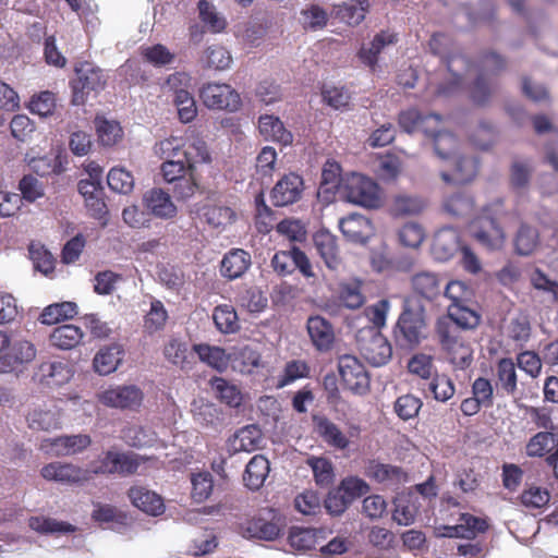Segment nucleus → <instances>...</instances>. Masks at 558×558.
Instances as JSON below:
<instances>
[{"instance_id": "f257e3e1", "label": "nucleus", "mask_w": 558, "mask_h": 558, "mask_svg": "<svg viewBox=\"0 0 558 558\" xmlns=\"http://www.w3.org/2000/svg\"><path fill=\"white\" fill-rule=\"evenodd\" d=\"M154 150L163 159L161 173L165 181L172 184L173 196L177 199L192 197L198 189L197 167L211 162L207 143L197 134L186 133L157 142Z\"/></svg>"}, {"instance_id": "f03ea898", "label": "nucleus", "mask_w": 558, "mask_h": 558, "mask_svg": "<svg viewBox=\"0 0 558 558\" xmlns=\"http://www.w3.org/2000/svg\"><path fill=\"white\" fill-rule=\"evenodd\" d=\"M506 216L504 199L497 198L485 205L470 227L474 240L489 250L501 248L506 240L501 221Z\"/></svg>"}, {"instance_id": "7ed1b4c3", "label": "nucleus", "mask_w": 558, "mask_h": 558, "mask_svg": "<svg viewBox=\"0 0 558 558\" xmlns=\"http://www.w3.org/2000/svg\"><path fill=\"white\" fill-rule=\"evenodd\" d=\"M507 68V60L501 54L489 50L482 53L480 57V73L474 80L470 96L472 100L477 105H485L488 102L490 96L496 90V83L488 77L489 73L492 76L499 75Z\"/></svg>"}, {"instance_id": "20e7f679", "label": "nucleus", "mask_w": 558, "mask_h": 558, "mask_svg": "<svg viewBox=\"0 0 558 558\" xmlns=\"http://www.w3.org/2000/svg\"><path fill=\"white\" fill-rule=\"evenodd\" d=\"M436 335L454 369L464 371L472 365L473 348L463 333H456V327L442 323L440 327H436Z\"/></svg>"}, {"instance_id": "39448f33", "label": "nucleus", "mask_w": 558, "mask_h": 558, "mask_svg": "<svg viewBox=\"0 0 558 558\" xmlns=\"http://www.w3.org/2000/svg\"><path fill=\"white\" fill-rule=\"evenodd\" d=\"M341 193L349 203L368 209H376L381 206L378 184L360 173L352 172L343 178Z\"/></svg>"}, {"instance_id": "423d86ee", "label": "nucleus", "mask_w": 558, "mask_h": 558, "mask_svg": "<svg viewBox=\"0 0 558 558\" xmlns=\"http://www.w3.org/2000/svg\"><path fill=\"white\" fill-rule=\"evenodd\" d=\"M282 519L272 508L263 509L258 514L239 523L236 531L245 538L275 541L281 533Z\"/></svg>"}, {"instance_id": "0eeeda50", "label": "nucleus", "mask_w": 558, "mask_h": 558, "mask_svg": "<svg viewBox=\"0 0 558 558\" xmlns=\"http://www.w3.org/2000/svg\"><path fill=\"white\" fill-rule=\"evenodd\" d=\"M355 338L360 353L373 366H381L390 361L392 347L379 330L364 327L359 329Z\"/></svg>"}, {"instance_id": "6e6552de", "label": "nucleus", "mask_w": 558, "mask_h": 558, "mask_svg": "<svg viewBox=\"0 0 558 558\" xmlns=\"http://www.w3.org/2000/svg\"><path fill=\"white\" fill-rule=\"evenodd\" d=\"M423 310L405 307L393 329L396 344L402 349H413L420 344L425 329Z\"/></svg>"}, {"instance_id": "1a4fd4ad", "label": "nucleus", "mask_w": 558, "mask_h": 558, "mask_svg": "<svg viewBox=\"0 0 558 558\" xmlns=\"http://www.w3.org/2000/svg\"><path fill=\"white\" fill-rule=\"evenodd\" d=\"M75 74L76 77L71 81L73 105H84L90 93H98L105 88L104 72L93 63H80L75 68Z\"/></svg>"}, {"instance_id": "9d476101", "label": "nucleus", "mask_w": 558, "mask_h": 558, "mask_svg": "<svg viewBox=\"0 0 558 558\" xmlns=\"http://www.w3.org/2000/svg\"><path fill=\"white\" fill-rule=\"evenodd\" d=\"M146 459L134 452H121L116 450H108L93 464V472L95 474L121 476L133 475L137 472L140 465Z\"/></svg>"}, {"instance_id": "9b49d317", "label": "nucleus", "mask_w": 558, "mask_h": 558, "mask_svg": "<svg viewBox=\"0 0 558 558\" xmlns=\"http://www.w3.org/2000/svg\"><path fill=\"white\" fill-rule=\"evenodd\" d=\"M198 94L203 105L210 110L235 112L242 106L240 94L226 83H206Z\"/></svg>"}, {"instance_id": "f8f14e48", "label": "nucleus", "mask_w": 558, "mask_h": 558, "mask_svg": "<svg viewBox=\"0 0 558 558\" xmlns=\"http://www.w3.org/2000/svg\"><path fill=\"white\" fill-rule=\"evenodd\" d=\"M338 371L343 386L355 395L364 396L371 389V378L363 363L354 355L338 359Z\"/></svg>"}, {"instance_id": "ddd939ff", "label": "nucleus", "mask_w": 558, "mask_h": 558, "mask_svg": "<svg viewBox=\"0 0 558 558\" xmlns=\"http://www.w3.org/2000/svg\"><path fill=\"white\" fill-rule=\"evenodd\" d=\"M451 44V39L441 33L434 34L429 41L428 46L430 48V51L435 56H440L450 73L453 75V80L449 86L440 85L437 89V93L439 95H448L450 93H453L460 85H461V76L456 72L454 70V63L457 61H461L465 66H469L470 62L464 59L462 56H449L447 54V48Z\"/></svg>"}, {"instance_id": "4468645a", "label": "nucleus", "mask_w": 558, "mask_h": 558, "mask_svg": "<svg viewBox=\"0 0 558 558\" xmlns=\"http://www.w3.org/2000/svg\"><path fill=\"white\" fill-rule=\"evenodd\" d=\"M37 350L28 340L10 342L5 352L0 354V374H9L22 369L33 362Z\"/></svg>"}, {"instance_id": "2eb2a0df", "label": "nucleus", "mask_w": 558, "mask_h": 558, "mask_svg": "<svg viewBox=\"0 0 558 558\" xmlns=\"http://www.w3.org/2000/svg\"><path fill=\"white\" fill-rule=\"evenodd\" d=\"M143 399V391L135 385L117 386L98 395L100 403L121 410H136L141 407Z\"/></svg>"}, {"instance_id": "dca6fc26", "label": "nucleus", "mask_w": 558, "mask_h": 558, "mask_svg": "<svg viewBox=\"0 0 558 558\" xmlns=\"http://www.w3.org/2000/svg\"><path fill=\"white\" fill-rule=\"evenodd\" d=\"M304 190V181L294 172L284 174L272 187L270 199L274 206L283 207L298 202Z\"/></svg>"}, {"instance_id": "f3484780", "label": "nucleus", "mask_w": 558, "mask_h": 558, "mask_svg": "<svg viewBox=\"0 0 558 558\" xmlns=\"http://www.w3.org/2000/svg\"><path fill=\"white\" fill-rule=\"evenodd\" d=\"M314 246L325 263L332 271H339L343 266V259L338 245V239L327 230H318L314 236Z\"/></svg>"}, {"instance_id": "a211bd4d", "label": "nucleus", "mask_w": 558, "mask_h": 558, "mask_svg": "<svg viewBox=\"0 0 558 558\" xmlns=\"http://www.w3.org/2000/svg\"><path fill=\"white\" fill-rule=\"evenodd\" d=\"M480 322V314L468 307L466 303L450 304L447 315L437 320L436 327H440L444 323L456 327V333H463L464 330L476 328Z\"/></svg>"}, {"instance_id": "6ab92c4d", "label": "nucleus", "mask_w": 558, "mask_h": 558, "mask_svg": "<svg viewBox=\"0 0 558 558\" xmlns=\"http://www.w3.org/2000/svg\"><path fill=\"white\" fill-rule=\"evenodd\" d=\"M306 329L313 345L320 352L329 351L335 342V330L330 322L323 316H311Z\"/></svg>"}, {"instance_id": "aec40b11", "label": "nucleus", "mask_w": 558, "mask_h": 558, "mask_svg": "<svg viewBox=\"0 0 558 558\" xmlns=\"http://www.w3.org/2000/svg\"><path fill=\"white\" fill-rule=\"evenodd\" d=\"M398 41L397 34L389 31H381L376 34L368 45H363L357 51L360 61L372 72H375L378 63V56L386 46Z\"/></svg>"}, {"instance_id": "412c9836", "label": "nucleus", "mask_w": 558, "mask_h": 558, "mask_svg": "<svg viewBox=\"0 0 558 558\" xmlns=\"http://www.w3.org/2000/svg\"><path fill=\"white\" fill-rule=\"evenodd\" d=\"M413 292L427 300L435 301L442 294L444 279L433 271H421L412 276Z\"/></svg>"}, {"instance_id": "4be33fe9", "label": "nucleus", "mask_w": 558, "mask_h": 558, "mask_svg": "<svg viewBox=\"0 0 558 558\" xmlns=\"http://www.w3.org/2000/svg\"><path fill=\"white\" fill-rule=\"evenodd\" d=\"M165 359L172 365L184 372L194 368L195 360L192 352L189 351L186 341L179 338H170L163 345L162 350Z\"/></svg>"}, {"instance_id": "5701e85b", "label": "nucleus", "mask_w": 558, "mask_h": 558, "mask_svg": "<svg viewBox=\"0 0 558 558\" xmlns=\"http://www.w3.org/2000/svg\"><path fill=\"white\" fill-rule=\"evenodd\" d=\"M124 354L125 352L122 344L110 343L104 345L95 354L93 367L99 375H109L122 363Z\"/></svg>"}, {"instance_id": "b1692460", "label": "nucleus", "mask_w": 558, "mask_h": 558, "mask_svg": "<svg viewBox=\"0 0 558 558\" xmlns=\"http://www.w3.org/2000/svg\"><path fill=\"white\" fill-rule=\"evenodd\" d=\"M252 264L251 254L243 248H231L221 260L220 272L229 279L242 277Z\"/></svg>"}, {"instance_id": "393cba45", "label": "nucleus", "mask_w": 558, "mask_h": 558, "mask_svg": "<svg viewBox=\"0 0 558 558\" xmlns=\"http://www.w3.org/2000/svg\"><path fill=\"white\" fill-rule=\"evenodd\" d=\"M399 125L402 130L408 133L422 132L426 134H434L435 129H428L425 126L426 123H434L435 126H440L441 118L438 114L423 116L416 109H409L402 111L398 119Z\"/></svg>"}, {"instance_id": "a878e982", "label": "nucleus", "mask_w": 558, "mask_h": 558, "mask_svg": "<svg viewBox=\"0 0 558 558\" xmlns=\"http://www.w3.org/2000/svg\"><path fill=\"white\" fill-rule=\"evenodd\" d=\"M262 365V354L251 345L234 347L230 351V366L235 372L252 374Z\"/></svg>"}, {"instance_id": "bb28decb", "label": "nucleus", "mask_w": 558, "mask_h": 558, "mask_svg": "<svg viewBox=\"0 0 558 558\" xmlns=\"http://www.w3.org/2000/svg\"><path fill=\"white\" fill-rule=\"evenodd\" d=\"M40 473L45 480L62 484H74L86 480L84 471L70 463L51 462L45 465Z\"/></svg>"}, {"instance_id": "cd10ccee", "label": "nucleus", "mask_w": 558, "mask_h": 558, "mask_svg": "<svg viewBox=\"0 0 558 558\" xmlns=\"http://www.w3.org/2000/svg\"><path fill=\"white\" fill-rule=\"evenodd\" d=\"M128 496L132 505L145 513L158 515L163 512L162 498L143 486H133L129 489Z\"/></svg>"}, {"instance_id": "c85d7f7f", "label": "nucleus", "mask_w": 558, "mask_h": 558, "mask_svg": "<svg viewBox=\"0 0 558 558\" xmlns=\"http://www.w3.org/2000/svg\"><path fill=\"white\" fill-rule=\"evenodd\" d=\"M145 207L156 217L170 219L177 215V207L170 195L161 189H153L144 195Z\"/></svg>"}, {"instance_id": "c756f323", "label": "nucleus", "mask_w": 558, "mask_h": 558, "mask_svg": "<svg viewBox=\"0 0 558 558\" xmlns=\"http://www.w3.org/2000/svg\"><path fill=\"white\" fill-rule=\"evenodd\" d=\"M426 207L425 201L416 195L397 194L389 202L388 211L395 218L420 215Z\"/></svg>"}, {"instance_id": "7c9ffc66", "label": "nucleus", "mask_w": 558, "mask_h": 558, "mask_svg": "<svg viewBox=\"0 0 558 558\" xmlns=\"http://www.w3.org/2000/svg\"><path fill=\"white\" fill-rule=\"evenodd\" d=\"M258 130L265 140L277 142L283 146L290 145L293 141L292 133L284 128L283 122L278 117L272 114L259 117Z\"/></svg>"}, {"instance_id": "2f4dec72", "label": "nucleus", "mask_w": 558, "mask_h": 558, "mask_svg": "<svg viewBox=\"0 0 558 558\" xmlns=\"http://www.w3.org/2000/svg\"><path fill=\"white\" fill-rule=\"evenodd\" d=\"M193 352L197 354L201 362L219 373L227 371L230 365V352L223 348L198 343L193 345Z\"/></svg>"}, {"instance_id": "473e14b6", "label": "nucleus", "mask_w": 558, "mask_h": 558, "mask_svg": "<svg viewBox=\"0 0 558 558\" xmlns=\"http://www.w3.org/2000/svg\"><path fill=\"white\" fill-rule=\"evenodd\" d=\"M453 159V171L448 173L442 171L440 173L441 179L446 183L464 184L472 181L478 170V162L476 159L465 156H456Z\"/></svg>"}, {"instance_id": "72a5a7b5", "label": "nucleus", "mask_w": 558, "mask_h": 558, "mask_svg": "<svg viewBox=\"0 0 558 558\" xmlns=\"http://www.w3.org/2000/svg\"><path fill=\"white\" fill-rule=\"evenodd\" d=\"M339 228L349 241L365 243L369 238L372 225L364 216L353 214L342 218Z\"/></svg>"}, {"instance_id": "f704fd0d", "label": "nucleus", "mask_w": 558, "mask_h": 558, "mask_svg": "<svg viewBox=\"0 0 558 558\" xmlns=\"http://www.w3.org/2000/svg\"><path fill=\"white\" fill-rule=\"evenodd\" d=\"M338 298L340 302L350 310H357L366 302L364 293V281L359 278H351L338 284Z\"/></svg>"}, {"instance_id": "c9c22d12", "label": "nucleus", "mask_w": 558, "mask_h": 558, "mask_svg": "<svg viewBox=\"0 0 558 558\" xmlns=\"http://www.w3.org/2000/svg\"><path fill=\"white\" fill-rule=\"evenodd\" d=\"M366 475L385 485H398L407 482V473L402 468L376 461H371L367 469Z\"/></svg>"}, {"instance_id": "e433bc0d", "label": "nucleus", "mask_w": 558, "mask_h": 558, "mask_svg": "<svg viewBox=\"0 0 558 558\" xmlns=\"http://www.w3.org/2000/svg\"><path fill=\"white\" fill-rule=\"evenodd\" d=\"M534 172L530 159L513 158L509 168V186L517 193L525 192Z\"/></svg>"}, {"instance_id": "4c0bfd02", "label": "nucleus", "mask_w": 558, "mask_h": 558, "mask_svg": "<svg viewBox=\"0 0 558 558\" xmlns=\"http://www.w3.org/2000/svg\"><path fill=\"white\" fill-rule=\"evenodd\" d=\"M496 388L508 396H513L518 390V376L515 364L510 357L500 359L495 368Z\"/></svg>"}, {"instance_id": "58836bf2", "label": "nucleus", "mask_w": 558, "mask_h": 558, "mask_svg": "<svg viewBox=\"0 0 558 558\" xmlns=\"http://www.w3.org/2000/svg\"><path fill=\"white\" fill-rule=\"evenodd\" d=\"M324 531L308 527H291L288 536L290 546L298 551H308L320 545Z\"/></svg>"}, {"instance_id": "ea45409f", "label": "nucleus", "mask_w": 558, "mask_h": 558, "mask_svg": "<svg viewBox=\"0 0 558 558\" xmlns=\"http://www.w3.org/2000/svg\"><path fill=\"white\" fill-rule=\"evenodd\" d=\"M82 329L72 324L56 327L50 336V344L60 350H71L77 347L83 340Z\"/></svg>"}, {"instance_id": "a19ab883", "label": "nucleus", "mask_w": 558, "mask_h": 558, "mask_svg": "<svg viewBox=\"0 0 558 558\" xmlns=\"http://www.w3.org/2000/svg\"><path fill=\"white\" fill-rule=\"evenodd\" d=\"M317 434L329 446L338 450H345L349 445V438L342 433L337 424L327 417H318L315 420Z\"/></svg>"}, {"instance_id": "79ce46f5", "label": "nucleus", "mask_w": 558, "mask_h": 558, "mask_svg": "<svg viewBox=\"0 0 558 558\" xmlns=\"http://www.w3.org/2000/svg\"><path fill=\"white\" fill-rule=\"evenodd\" d=\"M270 471L269 461L262 454L254 456L246 465L243 480L251 490L259 489Z\"/></svg>"}, {"instance_id": "37998d69", "label": "nucleus", "mask_w": 558, "mask_h": 558, "mask_svg": "<svg viewBox=\"0 0 558 558\" xmlns=\"http://www.w3.org/2000/svg\"><path fill=\"white\" fill-rule=\"evenodd\" d=\"M513 242L514 250L519 255H531L539 246V231L536 227L527 222H521Z\"/></svg>"}, {"instance_id": "c03bdc74", "label": "nucleus", "mask_w": 558, "mask_h": 558, "mask_svg": "<svg viewBox=\"0 0 558 558\" xmlns=\"http://www.w3.org/2000/svg\"><path fill=\"white\" fill-rule=\"evenodd\" d=\"M368 10L367 0H350L333 8L332 13L339 21L350 25H359L364 19Z\"/></svg>"}, {"instance_id": "a18cd8bd", "label": "nucleus", "mask_w": 558, "mask_h": 558, "mask_svg": "<svg viewBox=\"0 0 558 558\" xmlns=\"http://www.w3.org/2000/svg\"><path fill=\"white\" fill-rule=\"evenodd\" d=\"M458 234L452 229H441L435 233L432 251L438 259H449L459 246Z\"/></svg>"}, {"instance_id": "49530a36", "label": "nucleus", "mask_w": 558, "mask_h": 558, "mask_svg": "<svg viewBox=\"0 0 558 558\" xmlns=\"http://www.w3.org/2000/svg\"><path fill=\"white\" fill-rule=\"evenodd\" d=\"M201 213L205 221L213 228L225 229L236 218V214L231 207L217 204L204 205Z\"/></svg>"}, {"instance_id": "de8ad7c7", "label": "nucleus", "mask_w": 558, "mask_h": 558, "mask_svg": "<svg viewBox=\"0 0 558 558\" xmlns=\"http://www.w3.org/2000/svg\"><path fill=\"white\" fill-rule=\"evenodd\" d=\"M77 314V305L74 302H61L46 306L39 320L44 325H54L61 320L71 319Z\"/></svg>"}, {"instance_id": "09e8293b", "label": "nucleus", "mask_w": 558, "mask_h": 558, "mask_svg": "<svg viewBox=\"0 0 558 558\" xmlns=\"http://www.w3.org/2000/svg\"><path fill=\"white\" fill-rule=\"evenodd\" d=\"M341 166L336 160H327L322 170V180L319 184V194L335 195L337 190H341L343 179L341 178Z\"/></svg>"}, {"instance_id": "8fccbe9b", "label": "nucleus", "mask_w": 558, "mask_h": 558, "mask_svg": "<svg viewBox=\"0 0 558 558\" xmlns=\"http://www.w3.org/2000/svg\"><path fill=\"white\" fill-rule=\"evenodd\" d=\"M213 319L222 333H234L240 329L236 311L232 305L222 304L215 307Z\"/></svg>"}, {"instance_id": "3c124183", "label": "nucleus", "mask_w": 558, "mask_h": 558, "mask_svg": "<svg viewBox=\"0 0 558 558\" xmlns=\"http://www.w3.org/2000/svg\"><path fill=\"white\" fill-rule=\"evenodd\" d=\"M92 442L88 435L62 436L53 439L52 447L57 454L69 456L86 449Z\"/></svg>"}, {"instance_id": "603ef678", "label": "nucleus", "mask_w": 558, "mask_h": 558, "mask_svg": "<svg viewBox=\"0 0 558 558\" xmlns=\"http://www.w3.org/2000/svg\"><path fill=\"white\" fill-rule=\"evenodd\" d=\"M428 390L436 401L447 402L454 396L456 385L447 374H439L435 371L428 384Z\"/></svg>"}, {"instance_id": "864d4df0", "label": "nucleus", "mask_w": 558, "mask_h": 558, "mask_svg": "<svg viewBox=\"0 0 558 558\" xmlns=\"http://www.w3.org/2000/svg\"><path fill=\"white\" fill-rule=\"evenodd\" d=\"M434 129V134L426 135L434 138V148L437 156L441 159L456 157V148L458 145L457 137L447 131H441L439 126H435Z\"/></svg>"}, {"instance_id": "5fc2aeb1", "label": "nucleus", "mask_w": 558, "mask_h": 558, "mask_svg": "<svg viewBox=\"0 0 558 558\" xmlns=\"http://www.w3.org/2000/svg\"><path fill=\"white\" fill-rule=\"evenodd\" d=\"M519 499L521 505L527 509H541L548 505L550 493L545 487L526 484Z\"/></svg>"}, {"instance_id": "6e6d98bb", "label": "nucleus", "mask_w": 558, "mask_h": 558, "mask_svg": "<svg viewBox=\"0 0 558 558\" xmlns=\"http://www.w3.org/2000/svg\"><path fill=\"white\" fill-rule=\"evenodd\" d=\"M27 422L36 430H50L60 426L58 413L51 410L34 409L28 413Z\"/></svg>"}, {"instance_id": "4d7b16f0", "label": "nucleus", "mask_w": 558, "mask_h": 558, "mask_svg": "<svg viewBox=\"0 0 558 558\" xmlns=\"http://www.w3.org/2000/svg\"><path fill=\"white\" fill-rule=\"evenodd\" d=\"M28 525L32 530L41 534L72 533L75 531V526L68 522L45 517H32L29 519Z\"/></svg>"}, {"instance_id": "13d9d810", "label": "nucleus", "mask_w": 558, "mask_h": 558, "mask_svg": "<svg viewBox=\"0 0 558 558\" xmlns=\"http://www.w3.org/2000/svg\"><path fill=\"white\" fill-rule=\"evenodd\" d=\"M235 441L238 442V450L252 452L260 447L263 433L256 425H248L235 434Z\"/></svg>"}, {"instance_id": "bf43d9fd", "label": "nucleus", "mask_w": 558, "mask_h": 558, "mask_svg": "<svg viewBox=\"0 0 558 558\" xmlns=\"http://www.w3.org/2000/svg\"><path fill=\"white\" fill-rule=\"evenodd\" d=\"M192 482V499L196 502H204L209 498L214 488L213 475L205 471L193 473L191 476Z\"/></svg>"}, {"instance_id": "052dcab7", "label": "nucleus", "mask_w": 558, "mask_h": 558, "mask_svg": "<svg viewBox=\"0 0 558 558\" xmlns=\"http://www.w3.org/2000/svg\"><path fill=\"white\" fill-rule=\"evenodd\" d=\"M311 466L314 478L317 485L328 487L333 482V466L332 463L323 457H312L307 460Z\"/></svg>"}, {"instance_id": "680f3d73", "label": "nucleus", "mask_w": 558, "mask_h": 558, "mask_svg": "<svg viewBox=\"0 0 558 558\" xmlns=\"http://www.w3.org/2000/svg\"><path fill=\"white\" fill-rule=\"evenodd\" d=\"M204 54L206 66L209 69L222 71L228 69L232 62L230 51L222 45L215 44L209 46Z\"/></svg>"}, {"instance_id": "e2e57ef3", "label": "nucleus", "mask_w": 558, "mask_h": 558, "mask_svg": "<svg viewBox=\"0 0 558 558\" xmlns=\"http://www.w3.org/2000/svg\"><path fill=\"white\" fill-rule=\"evenodd\" d=\"M182 123L192 122L197 116L196 101L190 90H180L172 99Z\"/></svg>"}, {"instance_id": "0e129e2a", "label": "nucleus", "mask_w": 558, "mask_h": 558, "mask_svg": "<svg viewBox=\"0 0 558 558\" xmlns=\"http://www.w3.org/2000/svg\"><path fill=\"white\" fill-rule=\"evenodd\" d=\"M422 407L423 401L421 398L412 393H405L397 398L393 404V410L399 418L408 421L415 417Z\"/></svg>"}, {"instance_id": "69168bd1", "label": "nucleus", "mask_w": 558, "mask_h": 558, "mask_svg": "<svg viewBox=\"0 0 558 558\" xmlns=\"http://www.w3.org/2000/svg\"><path fill=\"white\" fill-rule=\"evenodd\" d=\"M554 447H556L554 434L550 432H538L527 441L526 454L532 458H541L548 453Z\"/></svg>"}, {"instance_id": "338daca9", "label": "nucleus", "mask_w": 558, "mask_h": 558, "mask_svg": "<svg viewBox=\"0 0 558 558\" xmlns=\"http://www.w3.org/2000/svg\"><path fill=\"white\" fill-rule=\"evenodd\" d=\"M211 386L217 392V397L220 401L225 402L229 407H239L242 401V395L236 386L231 385L225 378L215 377L211 380Z\"/></svg>"}, {"instance_id": "774afa93", "label": "nucleus", "mask_w": 558, "mask_h": 558, "mask_svg": "<svg viewBox=\"0 0 558 558\" xmlns=\"http://www.w3.org/2000/svg\"><path fill=\"white\" fill-rule=\"evenodd\" d=\"M107 182L112 191L121 194H128L132 192L134 187V178L132 173L124 168H112L107 175Z\"/></svg>"}]
</instances>
